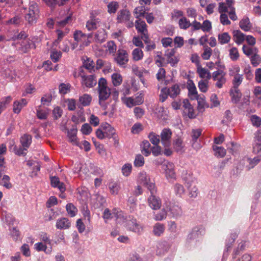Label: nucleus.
I'll list each match as a JSON object with an SVG mask.
<instances>
[{
    "label": "nucleus",
    "instance_id": "obj_4",
    "mask_svg": "<svg viewBox=\"0 0 261 261\" xmlns=\"http://www.w3.org/2000/svg\"><path fill=\"white\" fill-rule=\"evenodd\" d=\"M225 73L222 70H218L213 73L212 78L214 81H217L216 86L218 88H221L226 83Z\"/></svg>",
    "mask_w": 261,
    "mask_h": 261
},
{
    "label": "nucleus",
    "instance_id": "obj_11",
    "mask_svg": "<svg viewBox=\"0 0 261 261\" xmlns=\"http://www.w3.org/2000/svg\"><path fill=\"white\" fill-rule=\"evenodd\" d=\"M187 88L189 91V94L193 96L192 98L198 99V95L193 81L191 79H189L187 81Z\"/></svg>",
    "mask_w": 261,
    "mask_h": 261
},
{
    "label": "nucleus",
    "instance_id": "obj_27",
    "mask_svg": "<svg viewBox=\"0 0 261 261\" xmlns=\"http://www.w3.org/2000/svg\"><path fill=\"white\" fill-rule=\"evenodd\" d=\"M173 145L174 149L177 152L182 153L184 146L182 141L181 139L178 138L173 142Z\"/></svg>",
    "mask_w": 261,
    "mask_h": 261
},
{
    "label": "nucleus",
    "instance_id": "obj_2",
    "mask_svg": "<svg viewBox=\"0 0 261 261\" xmlns=\"http://www.w3.org/2000/svg\"><path fill=\"white\" fill-rule=\"evenodd\" d=\"M38 13V6L36 3H34L29 7L28 12L25 14V19L29 24H33L36 22Z\"/></svg>",
    "mask_w": 261,
    "mask_h": 261
},
{
    "label": "nucleus",
    "instance_id": "obj_20",
    "mask_svg": "<svg viewBox=\"0 0 261 261\" xmlns=\"http://www.w3.org/2000/svg\"><path fill=\"white\" fill-rule=\"evenodd\" d=\"M165 168L166 176L167 177L174 178L175 172H174V166L172 163L168 162L166 165Z\"/></svg>",
    "mask_w": 261,
    "mask_h": 261
},
{
    "label": "nucleus",
    "instance_id": "obj_30",
    "mask_svg": "<svg viewBox=\"0 0 261 261\" xmlns=\"http://www.w3.org/2000/svg\"><path fill=\"white\" fill-rule=\"evenodd\" d=\"M144 54L143 51L137 48L134 49L132 51L133 60L135 61H138L141 60L143 57Z\"/></svg>",
    "mask_w": 261,
    "mask_h": 261
},
{
    "label": "nucleus",
    "instance_id": "obj_19",
    "mask_svg": "<svg viewBox=\"0 0 261 261\" xmlns=\"http://www.w3.org/2000/svg\"><path fill=\"white\" fill-rule=\"evenodd\" d=\"M135 27L137 31L141 34L147 32V25L145 22L141 19H137L136 21Z\"/></svg>",
    "mask_w": 261,
    "mask_h": 261
},
{
    "label": "nucleus",
    "instance_id": "obj_62",
    "mask_svg": "<svg viewBox=\"0 0 261 261\" xmlns=\"http://www.w3.org/2000/svg\"><path fill=\"white\" fill-rule=\"evenodd\" d=\"M81 131L84 135H89L92 131V128L88 123H85L82 125Z\"/></svg>",
    "mask_w": 261,
    "mask_h": 261
},
{
    "label": "nucleus",
    "instance_id": "obj_41",
    "mask_svg": "<svg viewBox=\"0 0 261 261\" xmlns=\"http://www.w3.org/2000/svg\"><path fill=\"white\" fill-rule=\"evenodd\" d=\"M49 6L53 7L57 4L59 6L64 5L67 1H63L62 0H43Z\"/></svg>",
    "mask_w": 261,
    "mask_h": 261
},
{
    "label": "nucleus",
    "instance_id": "obj_43",
    "mask_svg": "<svg viewBox=\"0 0 261 261\" xmlns=\"http://www.w3.org/2000/svg\"><path fill=\"white\" fill-rule=\"evenodd\" d=\"M148 137L152 144L154 145H158L160 142L159 135H156L155 133H151L149 134Z\"/></svg>",
    "mask_w": 261,
    "mask_h": 261
},
{
    "label": "nucleus",
    "instance_id": "obj_16",
    "mask_svg": "<svg viewBox=\"0 0 261 261\" xmlns=\"http://www.w3.org/2000/svg\"><path fill=\"white\" fill-rule=\"evenodd\" d=\"M169 95L173 98L176 97L180 93V89L177 84H174L170 88H167Z\"/></svg>",
    "mask_w": 261,
    "mask_h": 261
},
{
    "label": "nucleus",
    "instance_id": "obj_34",
    "mask_svg": "<svg viewBox=\"0 0 261 261\" xmlns=\"http://www.w3.org/2000/svg\"><path fill=\"white\" fill-rule=\"evenodd\" d=\"M213 148L215 151V155L217 157L223 158L226 154V150L222 147L213 145Z\"/></svg>",
    "mask_w": 261,
    "mask_h": 261
},
{
    "label": "nucleus",
    "instance_id": "obj_42",
    "mask_svg": "<svg viewBox=\"0 0 261 261\" xmlns=\"http://www.w3.org/2000/svg\"><path fill=\"white\" fill-rule=\"evenodd\" d=\"M230 59L233 61H236L239 57V54L236 47H232L229 50Z\"/></svg>",
    "mask_w": 261,
    "mask_h": 261
},
{
    "label": "nucleus",
    "instance_id": "obj_10",
    "mask_svg": "<svg viewBox=\"0 0 261 261\" xmlns=\"http://www.w3.org/2000/svg\"><path fill=\"white\" fill-rule=\"evenodd\" d=\"M148 202L150 207L155 210L159 209L161 206V200L153 195L148 198Z\"/></svg>",
    "mask_w": 261,
    "mask_h": 261
},
{
    "label": "nucleus",
    "instance_id": "obj_6",
    "mask_svg": "<svg viewBox=\"0 0 261 261\" xmlns=\"http://www.w3.org/2000/svg\"><path fill=\"white\" fill-rule=\"evenodd\" d=\"M79 75L82 78L83 82L87 87L91 88L96 85L97 82L94 75L86 76L82 68L80 69Z\"/></svg>",
    "mask_w": 261,
    "mask_h": 261
},
{
    "label": "nucleus",
    "instance_id": "obj_40",
    "mask_svg": "<svg viewBox=\"0 0 261 261\" xmlns=\"http://www.w3.org/2000/svg\"><path fill=\"white\" fill-rule=\"evenodd\" d=\"M134 13L136 14V18L139 19H140V17L145 16L146 12L144 10V7L141 6L137 7L134 10Z\"/></svg>",
    "mask_w": 261,
    "mask_h": 261
},
{
    "label": "nucleus",
    "instance_id": "obj_64",
    "mask_svg": "<svg viewBox=\"0 0 261 261\" xmlns=\"http://www.w3.org/2000/svg\"><path fill=\"white\" fill-rule=\"evenodd\" d=\"M158 54L156 56L155 63L159 67L163 66V61L164 60V58L162 57L161 52H158Z\"/></svg>",
    "mask_w": 261,
    "mask_h": 261
},
{
    "label": "nucleus",
    "instance_id": "obj_44",
    "mask_svg": "<svg viewBox=\"0 0 261 261\" xmlns=\"http://www.w3.org/2000/svg\"><path fill=\"white\" fill-rule=\"evenodd\" d=\"M119 7L117 2H112L108 5V12L110 13H115Z\"/></svg>",
    "mask_w": 261,
    "mask_h": 261
},
{
    "label": "nucleus",
    "instance_id": "obj_37",
    "mask_svg": "<svg viewBox=\"0 0 261 261\" xmlns=\"http://www.w3.org/2000/svg\"><path fill=\"white\" fill-rule=\"evenodd\" d=\"M108 51L109 54L114 55L116 53L117 45L113 41H110L107 42Z\"/></svg>",
    "mask_w": 261,
    "mask_h": 261
},
{
    "label": "nucleus",
    "instance_id": "obj_29",
    "mask_svg": "<svg viewBox=\"0 0 261 261\" xmlns=\"http://www.w3.org/2000/svg\"><path fill=\"white\" fill-rule=\"evenodd\" d=\"M165 230V225L161 223H156L153 226V232L156 236H160Z\"/></svg>",
    "mask_w": 261,
    "mask_h": 261
},
{
    "label": "nucleus",
    "instance_id": "obj_56",
    "mask_svg": "<svg viewBox=\"0 0 261 261\" xmlns=\"http://www.w3.org/2000/svg\"><path fill=\"white\" fill-rule=\"evenodd\" d=\"M142 103V101L137 102L132 97H127L126 99L125 103L126 106L129 108L134 106L139 105Z\"/></svg>",
    "mask_w": 261,
    "mask_h": 261
},
{
    "label": "nucleus",
    "instance_id": "obj_28",
    "mask_svg": "<svg viewBox=\"0 0 261 261\" xmlns=\"http://www.w3.org/2000/svg\"><path fill=\"white\" fill-rule=\"evenodd\" d=\"M49 111L48 109H41L40 107H39L37 110V117L39 119H46L49 114Z\"/></svg>",
    "mask_w": 261,
    "mask_h": 261
},
{
    "label": "nucleus",
    "instance_id": "obj_22",
    "mask_svg": "<svg viewBox=\"0 0 261 261\" xmlns=\"http://www.w3.org/2000/svg\"><path fill=\"white\" fill-rule=\"evenodd\" d=\"M77 130L75 129H70L68 132V137L69 141L74 145L81 147L80 146V144L77 140L76 137Z\"/></svg>",
    "mask_w": 261,
    "mask_h": 261
},
{
    "label": "nucleus",
    "instance_id": "obj_25",
    "mask_svg": "<svg viewBox=\"0 0 261 261\" xmlns=\"http://www.w3.org/2000/svg\"><path fill=\"white\" fill-rule=\"evenodd\" d=\"M128 226L130 230L135 232H140L142 227L137 223L136 220H132L128 222Z\"/></svg>",
    "mask_w": 261,
    "mask_h": 261
},
{
    "label": "nucleus",
    "instance_id": "obj_55",
    "mask_svg": "<svg viewBox=\"0 0 261 261\" xmlns=\"http://www.w3.org/2000/svg\"><path fill=\"white\" fill-rule=\"evenodd\" d=\"M63 111L60 107H56L53 111V114L55 119L60 118L62 115Z\"/></svg>",
    "mask_w": 261,
    "mask_h": 261
},
{
    "label": "nucleus",
    "instance_id": "obj_63",
    "mask_svg": "<svg viewBox=\"0 0 261 261\" xmlns=\"http://www.w3.org/2000/svg\"><path fill=\"white\" fill-rule=\"evenodd\" d=\"M10 177L9 176L5 175L2 179L3 185L7 189H10L12 185L10 182Z\"/></svg>",
    "mask_w": 261,
    "mask_h": 261
},
{
    "label": "nucleus",
    "instance_id": "obj_49",
    "mask_svg": "<svg viewBox=\"0 0 261 261\" xmlns=\"http://www.w3.org/2000/svg\"><path fill=\"white\" fill-rule=\"evenodd\" d=\"M243 53L247 56L252 55L254 53L256 52L257 49L256 48H251L246 45H243Z\"/></svg>",
    "mask_w": 261,
    "mask_h": 261
},
{
    "label": "nucleus",
    "instance_id": "obj_61",
    "mask_svg": "<svg viewBox=\"0 0 261 261\" xmlns=\"http://www.w3.org/2000/svg\"><path fill=\"white\" fill-rule=\"evenodd\" d=\"M109 188L110 189L111 193L113 195H116L118 194L119 187L117 184L112 183L110 184Z\"/></svg>",
    "mask_w": 261,
    "mask_h": 261
},
{
    "label": "nucleus",
    "instance_id": "obj_57",
    "mask_svg": "<svg viewBox=\"0 0 261 261\" xmlns=\"http://www.w3.org/2000/svg\"><path fill=\"white\" fill-rule=\"evenodd\" d=\"M62 53L61 51H53L50 55V58L54 62H57L61 57Z\"/></svg>",
    "mask_w": 261,
    "mask_h": 261
},
{
    "label": "nucleus",
    "instance_id": "obj_50",
    "mask_svg": "<svg viewBox=\"0 0 261 261\" xmlns=\"http://www.w3.org/2000/svg\"><path fill=\"white\" fill-rule=\"evenodd\" d=\"M250 120L253 125L259 127L261 124V118L255 115H253L250 117Z\"/></svg>",
    "mask_w": 261,
    "mask_h": 261
},
{
    "label": "nucleus",
    "instance_id": "obj_8",
    "mask_svg": "<svg viewBox=\"0 0 261 261\" xmlns=\"http://www.w3.org/2000/svg\"><path fill=\"white\" fill-rule=\"evenodd\" d=\"M130 13L128 10L123 9L118 12L117 15V21L119 23H126L128 22L130 17Z\"/></svg>",
    "mask_w": 261,
    "mask_h": 261
},
{
    "label": "nucleus",
    "instance_id": "obj_36",
    "mask_svg": "<svg viewBox=\"0 0 261 261\" xmlns=\"http://www.w3.org/2000/svg\"><path fill=\"white\" fill-rule=\"evenodd\" d=\"M203 53L201 54V57L203 60H208L212 54V49L207 45H204L203 47Z\"/></svg>",
    "mask_w": 261,
    "mask_h": 261
},
{
    "label": "nucleus",
    "instance_id": "obj_53",
    "mask_svg": "<svg viewBox=\"0 0 261 261\" xmlns=\"http://www.w3.org/2000/svg\"><path fill=\"white\" fill-rule=\"evenodd\" d=\"M73 37L74 40L76 41L79 42L82 38H85L86 37V34L83 33L81 31L77 30L74 32Z\"/></svg>",
    "mask_w": 261,
    "mask_h": 261
},
{
    "label": "nucleus",
    "instance_id": "obj_33",
    "mask_svg": "<svg viewBox=\"0 0 261 261\" xmlns=\"http://www.w3.org/2000/svg\"><path fill=\"white\" fill-rule=\"evenodd\" d=\"M178 24L181 29L187 30L191 26V22L186 17H182L178 21Z\"/></svg>",
    "mask_w": 261,
    "mask_h": 261
},
{
    "label": "nucleus",
    "instance_id": "obj_52",
    "mask_svg": "<svg viewBox=\"0 0 261 261\" xmlns=\"http://www.w3.org/2000/svg\"><path fill=\"white\" fill-rule=\"evenodd\" d=\"M198 87L202 92H206L208 88V82L201 80L198 83Z\"/></svg>",
    "mask_w": 261,
    "mask_h": 261
},
{
    "label": "nucleus",
    "instance_id": "obj_14",
    "mask_svg": "<svg viewBox=\"0 0 261 261\" xmlns=\"http://www.w3.org/2000/svg\"><path fill=\"white\" fill-rule=\"evenodd\" d=\"M239 27L244 31H249L252 28V24L249 18L245 17L241 19L239 22Z\"/></svg>",
    "mask_w": 261,
    "mask_h": 261
},
{
    "label": "nucleus",
    "instance_id": "obj_15",
    "mask_svg": "<svg viewBox=\"0 0 261 261\" xmlns=\"http://www.w3.org/2000/svg\"><path fill=\"white\" fill-rule=\"evenodd\" d=\"M106 31L104 29L97 31L94 34V40L96 43H101L106 39Z\"/></svg>",
    "mask_w": 261,
    "mask_h": 261
},
{
    "label": "nucleus",
    "instance_id": "obj_47",
    "mask_svg": "<svg viewBox=\"0 0 261 261\" xmlns=\"http://www.w3.org/2000/svg\"><path fill=\"white\" fill-rule=\"evenodd\" d=\"M66 210L71 217H74L76 214V208L72 203L66 205Z\"/></svg>",
    "mask_w": 261,
    "mask_h": 261
},
{
    "label": "nucleus",
    "instance_id": "obj_46",
    "mask_svg": "<svg viewBox=\"0 0 261 261\" xmlns=\"http://www.w3.org/2000/svg\"><path fill=\"white\" fill-rule=\"evenodd\" d=\"M144 164V160L143 156L141 154H137L136 156L134 165L137 167H141Z\"/></svg>",
    "mask_w": 261,
    "mask_h": 261
},
{
    "label": "nucleus",
    "instance_id": "obj_9",
    "mask_svg": "<svg viewBox=\"0 0 261 261\" xmlns=\"http://www.w3.org/2000/svg\"><path fill=\"white\" fill-rule=\"evenodd\" d=\"M101 128L104 131L106 137L115 139L116 131L110 124L106 123L101 125Z\"/></svg>",
    "mask_w": 261,
    "mask_h": 261
},
{
    "label": "nucleus",
    "instance_id": "obj_51",
    "mask_svg": "<svg viewBox=\"0 0 261 261\" xmlns=\"http://www.w3.org/2000/svg\"><path fill=\"white\" fill-rule=\"evenodd\" d=\"M255 141V144L253 146V152L257 153L261 151V138L257 137Z\"/></svg>",
    "mask_w": 261,
    "mask_h": 261
},
{
    "label": "nucleus",
    "instance_id": "obj_7",
    "mask_svg": "<svg viewBox=\"0 0 261 261\" xmlns=\"http://www.w3.org/2000/svg\"><path fill=\"white\" fill-rule=\"evenodd\" d=\"M99 24L98 18H96L93 13L91 14L90 19L88 20L86 24V29L89 31H92L97 29Z\"/></svg>",
    "mask_w": 261,
    "mask_h": 261
},
{
    "label": "nucleus",
    "instance_id": "obj_38",
    "mask_svg": "<svg viewBox=\"0 0 261 261\" xmlns=\"http://www.w3.org/2000/svg\"><path fill=\"white\" fill-rule=\"evenodd\" d=\"M72 18L71 14L67 16L64 19L57 21V24L60 27H64L66 24L72 22Z\"/></svg>",
    "mask_w": 261,
    "mask_h": 261
},
{
    "label": "nucleus",
    "instance_id": "obj_12",
    "mask_svg": "<svg viewBox=\"0 0 261 261\" xmlns=\"http://www.w3.org/2000/svg\"><path fill=\"white\" fill-rule=\"evenodd\" d=\"M70 222L68 219L62 218L58 219L56 223V227L59 229H67L70 227Z\"/></svg>",
    "mask_w": 261,
    "mask_h": 261
},
{
    "label": "nucleus",
    "instance_id": "obj_3",
    "mask_svg": "<svg viewBox=\"0 0 261 261\" xmlns=\"http://www.w3.org/2000/svg\"><path fill=\"white\" fill-rule=\"evenodd\" d=\"M114 60L118 65L125 67L129 60L127 51L123 49H119Z\"/></svg>",
    "mask_w": 261,
    "mask_h": 261
},
{
    "label": "nucleus",
    "instance_id": "obj_26",
    "mask_svg": "<svg viewBox=\"0 0 261 261\" xmlns=\"http://www.w3.org/2000/svg\"><path fill=\"white\" fill-rule=\"evenodd\" d=\"M243 80L242 74L239 73H236L234 75L233 80H232V87L233 88H238L239 86L242 84Z\"/></svg>",
    "mask_w": 261,
    "mask_h": 261
},
{
    "label": "nucleus",
    "instance_id": "obj_35",
    "mask_svg": "<svg viewBox=\"0 0 261 261\" xmlns=\"http://www.w3.org/2000/svg\"><path fill=\"white\" fill-rule=\"evenodd\" d=\"M112 80L113 84L115 86H118L121 85L122 82V76L120 74L117 73H115L112 74Z\"/></svg>",
    "mask_w": 261,
    "mask_h": 261
},
{
    "label": "nucleus",
    "instance_id": "obj_18",
    "mask_svg": "<svg viewBox=\"0 0 261 261\" xmlns=\"http://www.w3.org/2000/svg\"><path fill=\"white\" fill-rule=\"evenodd\" d=\"M32 45L35 46V44L29 39L23 40L21 41V47L19 48V50L23 53H26L29 51Z\"/></svg>",
    "mask_w": 261,
    "mask_h": 261
},
{
    "label": "nucleus",
    "instance_id": "obj_24",
    "mask_svg": "<svg viewBox=\"0 0 261 261\" xmlns=\"http://www.w3.org/2000/svg\"><path fill=\"white\" fill-rule=\"evenodd\" d=\"M22 146L24 148H28L32 142V136L30 135L24 134L20 139Z\"/></svg>",
    "mask_w": 261,
    "mask_h": 261
},
{
    "label": "nucleus",
    "instance_id": "obj_59",
    "mask_svg": "<svg viewBox=\"0 0 261 261\" xmlns=\"http://www.w3.org/2000/svg\"><path fill=\"white\" fill-rule=\"evenodd\" d=\"M134 112L135 116L137 118H141L144 114V111L140 107H135L134 109Z\"/></svg>",
    "mask_w": 261,
    "mask_h": 261
},
{
    "label": "nucleus",
    "instance_id": "obj_58",
    "mask_svg": "<svg viewBox=\"0 0 261 261\" xmlns=\"http://www.w3.org/2000/svg\"><path fill=\"white\" fill-rule=\"evenodd\" d=\"M132 171V165L130 164H125L122 168V172L123 175L128 176Z\"/></svg>",
    "mask_w": 261,
    "mask_h": 261
},
{
    "label": "nucleus",
    "instance_id": "obj_54",
    "mask_svg": "<svg viewBox=\"0 0 261 261\" xmlns=\"http://www.w3.org/2000/svg\"><path fill=\"white\" fill-rule=\"evenodd\" d=\"M168 95H169V94L167 91V88L166 87L162 89L161 94H160V100L162 102L165 101L167 98Z\"/></svg>",
    "mask_w": 261,
    "mask_h": 261
},
{
    "label": "nucleus",
    "instance_id": "obj_45",
    "mask_svg": "<svg viewBox=\"0 0 261 261\" xmlns=\"http://www.w3.org/2000/svg\"><path fill=\"white\" fill-rule=\"evenodd\" d=\"M167 214V211L165 208H163L159 213L155 215L154 219L156 221H161L166 218Z\"/></svg>",
    "mask_w": 261,
    "mask_h": 261
},
{
    "label": "nucleus",
    "instance_id": "obj_48",
    "mask_svg": "<svg viewBox=\"0 0 261 261\" xmlns=\"http://www.w3.org/2000/svg\"><path fill=\"white\" fill-rule=\"evenodd\" d=\"M261 62V58L258 55L254 54L251 57V62L254 67L257 66Z\"/></svg>",
    "mask_w": 261,
    "mask_h": 261
},
{
    "label": "nucleus",
    "instance_id": "obj_23",
    "mask_svg": "<svg viewBox=\"0 0 261 261\" xmlns=\"http://www.w3.org/2000/svg\"><path fill=\"white\" fill-rule=\"evenodd\" d=\"M234 41L238 44H241L245 40V35L240 30H234L233 32Z\"/></svg>",
    "mask_w": 261,
    "mask_h": 261
},
{
    "label": "nucleus",
    "instance_id": "obj_31",
    "mask_svg": "<svg viewBox=\"0 0 261 261\" xmlns=\"http://www.w3.org/2000/svg\"><path fill=\"white\" fill-rule=\"evenodd\" d=\"M230 36L228 33H223L219 34L218 36V41L221 44H226L229 42L230 40Z\"/></svg>",
    "mask_w": 261,
    "mask_h": 261
},
{
    "label": "nucleus",
    "instance_id": "obj_21",
    "mask_svg": "<svg viewBox=\"0 0 261 261\" xmlns=\"http://www.w3.org/2000/svg\"><path fill=\"white\" fill-rule=\"evenodd\" d=\"M197 72L202 79L206 78L210 80L212 77L210 71L207 69L202 68L201 66L197 68Z\"/></svg>",
    "mask_w": 261,
    "mask_h": 261
},
{
    "label": "nucleus",
    "instance_id": "obj_1",
    "mask_svg": "<svg viewBox=\"0 0 261 261\" xmlns=\"http://www.w3.org/2000/svg\"><path fill=\"white\" fill-rule=\"evenodd\" d=\"M99 102L105 101L110 97L111 92L107 86V80L104 78H100L98 81Z\"/></svg>",
    "mask_w": 261,
    "mask_h": 261
},
{
    "label": "nucleus",
    "instance_id": "obj_32",
    "mask_svg": "<svg viewBox=\"0 0 261 261\" xmlns=\"http://www.w3.org/2000/svg\"><path fill=\"white\" fill-rule=\"evenodd\" d=\"M92 97L87 94H85L79 98V101L83 106H87L90 104Z\"/></svg>",
    "mask_w": 261,
    "mask_h": 261
},
{
    "label": "nucleus",
    "instance_id": "obj_13",
    "mask_svg": "<svg viewBox=\"0 0 261 261\" xmlns=\"http://www.w3.org/2000/svg\"><path fill=\"white\" fill-rule=\"evenodd\" d=\"M50 182L51 186L54 187H58L61 193H64L66 190L65 184L63 182H61L58 177H51Z\"/></svg>",
    "mask_w": 261,
    "mask_h": 261
},
{
    "label": "nucleus",
    "instance_id": "obj_39",
    "mask_svg": "<svg viewBox=\"0 0 261 261\" xmlns=\"http://www.w3.org/2000/svg\"><path fill=\"white\" fill-rule=\"evenodd\" d=\"M83 66L88 70L90 72H92V71H94V63L89 59H88L84 62Z\"/></svg>",
    "mask_w": 261,
    "mask_h": 261
},
{
    "label": "nucleus",
    "instance_id": "obj_17",
    "mask_svg": "<svg viewBox=\"0 0 261 261\" xmlns=\"http://www.w3.org/2000/svg\"><path fill=\"white\" fill-rule=\"evenodd\" d=\"M230 95L231 96V99L232 102L235 103H238L242 97V93L239 88H231L230 91Z\"/></svg>",
    "mask_w": 261,
    "mask_h": 261
},
{
    "label": "nucleus",
    "instance_id": "obj_60",
    "mask_svg": "<svg viewBox=\"0 0 261 261\" xmlns=\"http://www.w3.org/2000/svg\"><path fill=\"white\" fill-rule=\"evenodd\" d=\"M211 29L212 25L211 22L208 20H204L202 24L201 30L203 32H209Z\"/></svg>",
    "mask_w": 261,
    "mask_h": 261
},
{
    "label": "nucleus",
    "instance_id": "obj_5",
    "mask_svg": "<svg viewBox=\"0 0 261 261\" xmlns=\"http://www.w3.org/2000/svg\"><path fill=\"white\" fill-rule=\"evenodd\" d=\"M172 131L169 128H164L161 133V140L165 147H168L171 144Z\"/></svg>",
    "mask_w": 261,
    "mask_h": 261
}]
</instances>
